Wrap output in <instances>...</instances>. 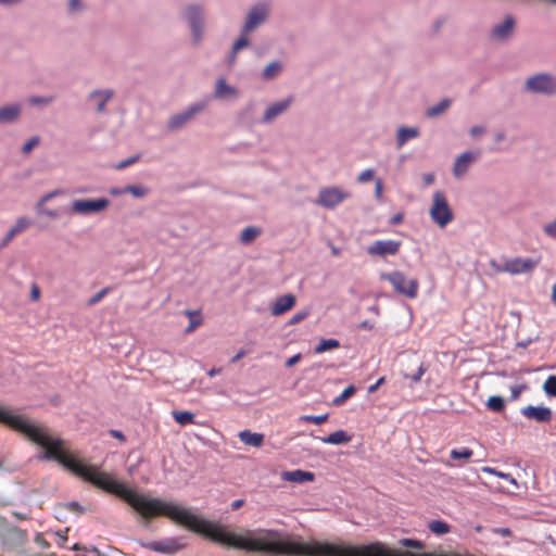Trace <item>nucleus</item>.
Listing matches in <instances>:
<instances>
[{
	"label": "nucleus",
	"mask_w": 556,
	"mask_h": 556,
	"mask_svg": "<svg viewBox=\"0 0 556 556\" xmlns=\"http://www.w3.org/2000/svg\"><path fill=\"white\" fill-rule=\"evenodd\" d=\"M250 45V40L248 38V34L243 33V29L241 30V36L235 41L232 46L231 56L229 62L233 63L236 60V54L242 50L243 48H247Z\"/></svg>",
	"instance_id": "29"
},
{
	"label": "nucleus",
	"mask_w": 556,
	"mask_h": 556,
	"mask_svg": "<svg viewBox=\"0 0 556 556\" xmlns=\"http://www.w3.org/2000/svg\"><path fill=\"white\" fill-rule=\"evenodd\" d=\"M469 134L472 138H479L480 136L485 134V127L481 125L472 126L469 130Z\"/></svg>",
	"instance_id": "51"
},
{
	"label": "nucleus",
	"mask_w": 556,
	"mask_h": 556,
	"mask_svg": "<svg viewBox=\"0 0 556 556\" xmlns=\"http://www.w3.org/2000/svg\"><path fill=\"white\" fill-rule=\"evenodd\" d=\"M380 278L389 281L397 293L409 299L417 296L419 286L417 279H409L403 273L397 270L390 274L383 273L380 275Z\"/></svg>",
	"instance_id": "4"
},
{
	"label": "nucleus",
	"mask_w": 556,
	"mask_h": 556,
	"mask_svg": "<svg viewBox=\"0 0 556 556\" xmlns=\"http://www.w3.org/2000/svg\"><path fill=\"white\" fill-rule=\"evenodd\" d=\"M505 139H506V134L503 130L497 131L494 136V140L496 143H500V142L504 141Z\"/></svg>",
	"instance_id": "62"
},
{
	"label": "nucleus",
	"mask_w": 556,
	"mask_h": 556,
	"mask_svg": "<svg viewBox=\"0 0 556 556\" xmlns=\"http://www.w3.org/2000/svg\"><path fill=\"white\" fill-rule=\"evenodd\" d=\"M67 7L71 13H78L84 10V4L81 0H68Z\"/></svg>",
	"instance_id": "45"
},
{
	"label": "nucleus",
	"mask_w": 556,
	"mask_h": 556,
	"mask_svg": "<svg viewBox=\"0 0 556 556\" xmlns=\"http://www.w3.org/2000/svg\"><path fill=\"white\" fill-rule=\"evenodd\" d=\"M281 478H282V480L288 481V482L305 483V482H313L315 480V475L311 471L296 469V470H292V471H283L281 473Z\"/></svg>",
	"instance_id": "19"
},
{
	"label": "nucleus",
	"mask_w": 556,
	"mask_h": 556,
	"mask_svg": "<svg viewBox=\"0 0 556 556\" xmlns=\"http://www.w3.org/2000/svg\"><path fill=\"white\" fill-rule=\"evenodd\" d=\"M482 471L483 472H486V473H490V475H494V476H497L504 480H507L514 489H518V482L516 481L515 478H513L509 473H505V472H502V471H497L496 469L494 468H491V467H483L482 468Z\"/></svg>",
	"instance_id": "33"
},
{
	"label": "nucleus",
	"mask_w": 556,
	"mask_h": 556,
	"mask_svg": "<svg viewBox=\"0 0 556 556\" xmlns=\"http://www.w3.org/2000/svg\"><path fill=\"white\" fill-rule=\"evenodd\" d=\"M486 407L492 412H502L505 407V403L501 396L494 395L488 400Z\"/></svg>",
	"instance_id": "35"
},
{
	"label": "nucleus",
	"mask_w": 556,
	"mask_h": 556,
	"mask_svg": "<svg viewBox=\"0 0 556 556\" xmlns=\"http://www.w3.org/2000/svg\"><path fill=\"white\" fill-rule=\"evenodd\" d=\"M480 157L479 151H465L460 153L453 164V175L460 179L468 172L470 166Z\"/></svg>",
	"instance_id": "10"
},
{
	"label": "nucleus",
	"mask_w": 556,
	"mask_h": 556,
	"mask_svg": "<svg viewBox=\"0 0 556 556\" xmlns=\"http://www.w3.org/2000/svg\"><path fill=\"white\" fill-rule=\"evenodd\" d=\"M139 157L138 156H134V157H130L128 160H125V161H122L121 163L116 164L114 166L115 169H123L131 164H134L135 162H137Z\"/></svg>",
	"instance_id": "52"
},
{
	"label": "nucleus",
	"mask_w": 556,
	"mask_h": 556,
	"mask_svg": "<svg viewBox=\"0 0 556 556\" xmlns=\"http://www.w3.org/2000/svg\"><path fill=\"white\" fill-rule=\"evenodd\" d=\"M402 242L399 240H377L367 248L371 256L386 257L399 253Z\"/></svg>",
	"instance_id": "9"
},
{
	"label": "nucleus",
	"mask_w": 556,
	"mask_h": 556,
	"mask_svg": "<svg viewBox=\"0 0 556 556\" xmlns=\"http://www.w3.org/2000/svg\"><path fill=\"white\" fill-rule=\"evenodd\" d=\"M40 143L39 136H33L22 147V153L28 155Z\"/></svg>",
	"instance_id": "37"
},
{
	"label": "nucleus",
	"mask_w": 556,
	"mask_h": 556,
	"mask_svg": "<svg viewBox=\"0 0 556 556\" xmlns=\"http://www.w3.org/2000/svg\"><path fill=\"white\" fill-rule=\"evenodd\" d=\"M489 265L492 268L494 274L506 273V269H505V267H506V258L503 260V262H498L496 260H491L489 262Z\"/></svg>",
	"instance_id": "44"
},
{
	"label": "nucleus",
	"mask_w": 556,
	"mask_h": 556,
	"mask_svg": "<svg viewBox=\"0 0 556 556\" xmlns=\"http://www.w3.org/2000/svg\"><path fill=\"white\" fill-rule=\"evenodd\" d=\"M283 65L279 61H273L265 66L262 72V78L264 80H271L276 78L282 72Z\"/></svg>",
	"instance_id": "24"
},
{
	"label": "nucleus",
	"mask_w": 556,
	"mask_h": 556,
	"mask_svg": "<svg viewBox=\"0 0 556 556\" xmlns=\"http://www.w3.org/2000/svg\"><path fill=\"white\" fill-rule=\"evenodd\" d=\"M375 194L378 200H381V198H382V181H381V179L376 180Z\"/></svg>",
	"instance_id": "55"
},
{
	"label": "nucleus",
	"mask_w": 556,
	"mask_h": 556,
	"mask_svg": "<svg viewBox=\"0 0 556 556\" xmlns=\"http://www.w3.org/2000/svg\"><path fill=\"white\" fill-rule=\"evenodd\" d=\"M245 355V351L244 350H240L237 352V354L231 358V362L232 363H237L238 361H240L243 356Z\"/></svg>",
	"instance_id": "64"
},
{
	"label": "nucleus",
	"mask_w": 556,
	"mask_h": 556,
	"mask_svg": "<svg viewBox=\"0 0 556 556\" xmlns=\"http://www.w3.org/2000/svg\"><path fill=\"white\" fill-rule=\"evenodd\" d=\"M308 316V312L307 311H303V312H298L291 319H290V324H298L300 321H302L303 319H305L306 317Z\"/></svg>",
	"instance_id": "53"
},
{
	"label": "nucleus",
	"mask_w": 556,
	"mask_h": 556,
	"mask_svg": "<svg viewBox=\"0 0 556 556\" xmlns=\"http://www.w3.org/2000/svg\"><path fill=\"white\" fill-rule=\"evenodd\" d=\"M356 392V389L354 386H349L339 396L333 399L332 404L334 406L342 405L348 399L353 396Z\"/></svg>",
	"instance_id": "34"
},
{
	"label": "nucleus",
	"mask_w": 556,
	"mask_h": 556,
	"mask_svg": "<svg viewBox=\"0 0 556 556\" xmlns=\"http://www.w3.org/2000/svg\"><path fill=\"white\" fill-rule=\"evenodd\" d=\"M174 419L176 422H178L180 426H186L189 424H193L194 415L187 410H174L172 413Z\"/></svg>",
	"instance_id": "32"
},
{
	"label": "nucleus",
	"mask_w": 556,
	"mask_h": 556,
	"mask_svg": "<svg viewBox=\"0 0 556 556\" xmlns=\"http://www.w3.org/2000/svg\"><path fill=\"white\" fill-rule=\"evenodd\" d=\"M419 135V130L416 127H401L397 130V147L401 148L409 139L416 138Z\"/></svg>",
	"instance_id": "25"
},
{
	"label": "nucleus",
	"mask_w": 556,
	"mask_h": 556,
	"mask_svg": "<svg viewBox=\"0 0 556 556\" xmlns=\"http://www.w3.org/2000/svg\"><path fill=\"white\" fill-rule=\"evenodd\" d=\"M525 92L532 94L556 96V75L541 72L526 78Z\"/></svg>",
	"instance_id": "2"
},
{
	"label": "nucleus",
	"mask_w": 556,
	"mask_h": 556,
	"mask_svg": "<svg viewBox=\"0 0 556 556\" xmlns=\"http://www.w3.org/2000/svg\"><path fill=\"white\" fill-rule=\"evenodd\" d=\"M262 233L261 228L255 226L245 227L240 233V242L249 244L253 242Z\"/></svg>",
	"instance_id": "26"
},
{
	"label": "nucleus",
	"mask_w": 556,
	"mask_h": 556,
	"mask_svg": "<svg viewBox=\"0 0 556 556\" xmlns=\"http://www.w3.org/2000/svg\"><path fill=\"white\" fill-rule=\"evenodd\" d=\"M301 359V354H295L286 362L287 367H292Z\"/></svg>",
	"instance_id": "58"
},
{
	"label": "nucleus",
	"mask_w": 556,
	"mask_h": 556,
	"mask_svg": "<svg viewBox=\"0 0 556 556\" xmlns=\"http://www.w3.org/2000/svg\"><path fill=\"white\" fill-rule=\"evenodd\" d=\"M270 13V3L263 1L252 5L243 24V33L249 34L265 23Z\"/></svg>",
	"instance_id": "6"
},
{
	"label": "nucleus",
	"mask_w": 556,
	"mask_h": 556,
	"mask_svg": "<svg viewBox=\"0 0 556 556\" xmlns=\"http://www.w3.org/2000/svg\"><path fill=\"white\" fill-rule=\"evenodd\" d=\"M428 528L432 533L437 535H443L451 531V527L442 520H431L428 523Z\"/></svg>",
	"instance_id": "31"
},
{
	"label": "nucleus",
	"mask_w": 556,
	"mask_h": 556,
	"mask_svg": "<svg viewBox=\"0 0 556 556\" xmlns=\"http://www.w3.org/2000/svg\"><path fill=\"white\" fill-rule=\"evenodd\" d=\"M515 21L511 16H506L501 23L494 25L490 31V39L497 42L507 40L514 30Z\"/></svg>",
	"instance_id": "13"
},
{
	"label": "nucleus",
	"mask_w": 556,
	"mask_h": 556,
	"mask_svg": "<svg viewBox=\"0 0 556 556\" xmlns=\"http://www.w3.org/2000/svg\"><path fill=\"white\" fill-rule=\"evenodd\" d=\"M374 176L375 172L372 169H366L357 176V181L364 184L370 181L374 178Z\"/></svg>",
	"instance_id": "48"
},
{
	"label": "nucleus",
	"mask_w": 556,
	"mask_h": 556,
	"mask_svg": "<svg viewBox=\"0 0 556 556\" xmlns=\"http://www.w3.org/2000/svg\"><path fill=\"white\" fill-rule=\"evenodd\" d=\"M63 194V191L60 190V189H55L49 193H46L45 195H42L38 202H42V203H47L48 201H50L51 199L58 197V195H61Z\"/></svg>",
	"instance_id": "50"
},
{
	"label": "nucleus",
	"mask_w": 556,
	"mask_h": 556,
	"mask_svg": "<svg viewBox=\"0 0 556 556\" xmlns=\"http://www.w3.org/2000/svg\"><path fill=\"white\" fill-rule=\"evenodd\" d=\"M30 225H31V222L26 216L18 217L15 220L14 225L8 230L7 235L3 237V239L0 243V249L5 248L13 240V238L15 236L25 231L27 228L30 227Z\"/></svg>",
	"instance_id": "15"
},
{
	"label": "nucleus",
	"mask_w": 556,
	"mask_h": 556,
	"mask_svg": "<svg viewBox=\"0 0 556 556\" xmlns=\"http://www.w3.org/2000/svg\"><path fill=\"white\" fill-rule=\"evenodd\" d=\"M473 452L470 448L463 450H452L450 455L452 459H469L472 456Z\"/></svg>",
	"instance_id": "40"
},
{
	"label": "nucleus",
	"mask_w": 556,
	"mask_h": 556,
	"mask_svg": "<svg viewBox=\"0 0 556 556\" xmlns=\"http://www.w3.org/2000/svg\"><path fill=\"white\" fill-rule=\"evenodd\" d=\"M543 390L545 391V393L548 395V396H554L556 397V376H549L544 384H543Z\"/></svg>",
	"instance_id": "39"
},
{
	"label": "nucleus",
	"mask_w": 556,
	"mask_h": 556,
	"mask_svg": "<svg viewBox=\"0 0 556 556\" xmlns=\"http://www.w3.org/2000/svg\"><path fill=\"white\" fill-rule=\"evenodd\" d=\"M296 302L295 295L289 293L281 295L275 300V302L270 306V313L274 316L282 315L283 313L290 311Z\"/></svg>",
	"instance_id": "17"
},
{
	"label": "nucleus",
	"mask_w": 556,
	"mask_h": 556,
	"mask_svg": "<svg viewBox=\"0 0 556 556\" xmlns=\"http://www.w3.org/2000/svg\"><path fill=\"white\" fill-rule=\"evenodd\" d=\"M539 261L533 258H506V273L510 275L531 273L538 265Z\"/></svg>",
	"instance_id": "11"
},
{
	"label": "nucleus",
	"mask_w": 556,
	"mask_h": 556,
	"mask_svg": "<svg viewBox=\"0 0 556 556\" xmlns=\"http://www.w3.org/2000/svg\"><path fill=\"white\" fill-rule=\"evenodd\" d=\"M426 370H427V367L424 366V364H420L418 366V369H417V371L415 374H413V375H407L406 374L405 377L409 378L414 382H418L421 379V377H422V375L425 374Z\"/></svg>",
	"instance_id": "47"
},
{
	"label": "nucleus",
	"mask_w": 556,
	"mask_h": 556,
	"mask_svg": "<svg viewBox=\"0 0 556 556\" xmlns=\"http://www.w3.org/2000/svg\"><path fill=\"white\" fill-rule=\"evenodd\" d=\"M350 197L351 193L340 187H325L318 191L315 203L324 208L332 210Z\"/></svg>",
	"instance_id": "5"
},
{
	"label": "nucleus",
	"mask_w": 556,
	"mask_h": 556,
	"mask_svg": "<svg viewBox=\"0 0 556 556\" xmlns=\"http://www.w3.org/2000/svg\"><path fill=\"white\" fill-rule=\"evenodd\" d=\"M149 547L156 552L175 554L182 548V545L175 540H168L166 542H151Z\"/></svg>",
	"instance_id": "21"
},
{
	"label": "nucleus",
	"mask_w": 556,
	"mask_h": 556,
	"mask_svg": "<svg viewBox=\"0 0 556 556\" xmlns=\"http://www.w3.org/2000/svg\"><path fill=\"white\" fill-rule=\"evenodd\" d=\"M23 1L24 0H0V5H5V7L16 5V4L22 3Z\"/></svg>",
	"instance_id": "61"
},
{
	"label": "nucleus",
	"mask_w": 556,
	"mask_h": 556,
	"mask_svg": "<svg viewBox=\"0 0 556 556\" xmlns=\"http://www.w3.org/2000/svg\"><path fill=\"white\" fill-rule=\"evenodd\" d=\"M492 531L502 536H510L511 535V531L509 528H494Z\"/></svg>",
	"instance_id": "56"
},
{
	"label": "nucleus",
	"mask_w": 556,
	"mask_h": 556,
	"mask_svg": "<svg viewBox=\"0 0 556 556\" xmlns=\"http://www.w3.org/2000/svg\"><path fill=\"white\" fill-rule=\"evenodd\" d=\"M384 377H381L377 380V382L368 388L369 393H374L377 389L384 383Z\"/></svg>",
	"instance_id": "57"
},
{
	"label": "nucleus",
	"mask_w": 556,
	"mask_h": 556,
	"mask_svg": "<svg viewBox=\"0 0 556 556\" xmlns=\"http://www.w3.org/2000/svg\"><path fill=\"white\" fill-rule=\"evenodd\" d=\"M294 101L293 96H288L287 98L271 103L263 113L262 122L263 123H270L281 114H283L286 111L289 110V108L292 105Z\"/></svg>",
	"instance_id": "12"
},
{
	"label": "nucleus",
	"mask_w": 556,
	"mask_h": 556,
	"mask_svg": "<svg viewBox=\"0 0 556 556\" xmlns=\"http://www.w3.org/2000/svg\"><path fill=\"white\" fill-rule=\"evenodd\" d=\"M422 179L426 185H432L434 181V175L432 173L424 174Z\"/></svg>",
	"instance_id": "59"
},
{
	"label": "nucleus",
	"mask_w": 556,
	"mask_h": 556,
	"mask_svg": "<svg viewBox=\"0 0 556 556\" xmlns=\"http://www.w3.org/2000/svg\"><path fill=\"white\" fill-rule=\"evenodd\" d=\"M125 191L127 193H130L135 198H144L149 193L148 188H146L141 185L127 186V187H125Z\"/></svg>",
	"instance_id": "36"
},
{
	"label": "nucleus",
	"mask_w": 556,
	"mask_h": 556,
	"mask_svg": "<svg viewBox=\"0 0 556 556\" xmlns=\"http://www.w3.org/2000/svg\"><path fill=\"white\" fill-rule=\"evenodd\" d=\"M23 106L21 103H8L0 106V126L15 124L20 121Z\"/></svg>",
	"instance_id": "14"
},
{
	"label": "nucleus",
	"mask_w": 556,
	"mask_h": 556,
	"mask_svg": "<svg viewBox=\"0 0 556 556\" xmlns=\"http://www.w3.org/2000/svg\"><path fill=\"white\" fill-rule=\"evenodd\" d=\"M320 440L326 444L339 445L349 443L352 438L344 430H338L330 433L328 437L321 438Z\"/></svg>",
	"instance_id": "23"
},
{
	"label": "nucleus",
	"mask_w": 556,
	"mask_h": 556,
	"mask_svg": "<svg viewBox=\"0 0 556 556\" xmlns=\"http://www.w3.org/2000/svg\"><path fill=\"white\" fill-rule=\"evenodd\" d=\"M522 415L539 422H548L552 419V410L544 406L529 405L521 410Z\"/></svg>",
	"instance_id": "16"
},
{
	"label": "nucleus",
	"mask_w": 556,
	"mask_h": 556,
	"mask_svg": "<svg viewBox=\"0 0 556 556\" xmlns=\"http://www.w3.org/2000/svg\"><path fill=\"white\" fill-rule=\"evenodd\" d=\"M205 106L206 104L204 102H199L190 105L182 112L173 114L167 119V130L173 132L182 129L197 114L201 113Z\"/></svg>",
	"instance_id": "8"
},
{
	"label": "nucleus",
	"mask_w": 556,
	"mask_h": 556,
	"mask_svg": "<svg viewBox=\"0 0 556 556\" xmlns=\"http://www.w3.org/2000/svg\"><path fill=\"white\" fill-rule=\"evenodd\" d=\"M110 205L106 198L76 199L71 203V213L76 215H91L105 211Z\"/></svg>",
	"instance_id": "7"
},
{
	"label": "nucleus",
	"mask_w": 556,
	"mask_h": 556,
	"mask_svg": "<svg viewBox=\"0 0 556 556\" xmlns=\"http://www.w3.org/2000/svg\"><path fill=\"white\" fill-rule=\"evenodd\" d=\"M328 419V414L320 415V416H312V415H304L301 417V420L313 422L315 425H321L326 422Z\"/></svg>",
	"instance_id": "43"
},
{
	"label": "nucleus",
	"mask_w": 556,
	"mask_h": 556,
	"mask_svg": "<svg viewBox=\"0 0 556 556\" xmlns=\"http://www.w3.org/2000/svg\"><path fill=\"white\" fill-rule=\"evenodd\" d=\"M543 231L546 236L556 239V219L548 224H545L543 226Z\"/></svg>",
	"instance_id": "46"
},
{
	"label": "nucleus",
	"mask_w": 556,
	"mask_h": 556,
	"mask_svg": "<svg viewBox=\"0 0 556 556\" xmlns=\"http://www.w3.org/2000/svg\"><path fill=\"white\" fill-rule=\"evenodd\" d=\"M399 544L404 547L414 548V549H422L425 547V545L421 541L415 540V539H401L399 541Z\"/></svg>",
	"instance_id": "41"
},
{
	"label": "nucleus",
	"mask_w": 556,
	"mask_h": 556,
	"mask_svg": "<svg viewBox=\"0 0 556 556\" xmlns=\"http://www.w3.org/2000/svg\"><path fill=\"white\" fill-rule=\"evenodd\" d=\"M53 100H54V98L52 96H47V97L35 96V97H30L28 99V102L31 105H48Z\"/></svg>",
	"instance_id": "42"
},
{
	"label": "nucleus",
	"mask_w": 556,
	"mask_h": 556,
	"mask_svg": "<svg viewBox=\"0 0 556 556\" xmlns=\"http://www.w3.org/2000/svg\"><path fill=\"white\" fill-rule=\"evenodd\" d=\"M108 293V289H102L100 290L99 292H97L96 294H93L89 300H88V304L91 306V305H94L97 304L98 302H100L104 295Z\"/></svg>",
	"instance_id": "49"
},
{
	"label": "nucleus",
	"mask_w": 556,
	"mask_h": 556,
	"mask_svg": "<svg viewBox=\"0 0 556 556\" xmlns=\"http://www.w3.org/2000/svg\"><path fill=\"white\" fill-rule=\"evenodd\" d=\"M215 97L218 99H233L238 97V90L228 85L224 78L216 81Z\"/></svg>",
	"instance_id": "20"
},
{
	"label": "nucleus",
	"mask_w": 556,
	"mask_h": 556,
	"mask_svg": "<svg viewBox=\"0 0 556 556\" xmlns=\"http://www.w3.org/2000/svg\"><path fill=\"white\" fill-rule=\"evenodd\" d=\"M185 314L189 318V326L186 329L187 333L193 332L199 326L202 325V317L199 311H186Z\"/></svg>",
	"instance_id": "28"
},
{
	"label": "nucleus",
	"mask_w": 556,
	"mask_h": 556,
	"mask_svg": "<svg viewBox=\"0 0 556 556\" xmlns=\"http://www.w3.org/2000/svg\"><path fill=\"white\" fill-rule=\"evenodd\" d=\"M451 105L450 99H443L438 104L427 109L426 115L428 117H437L443 114Z\"/></svg>",
	"instance_id": "27"
},
{
	"label": "nucleus",
	"mask_w": 556,
	"mask_h": 556,
	"mask_svg": "<svg viewBox=\"0 0 556 556\" xmlns=\"http://www.w3.org/2000/svg\"><path fill=\"white\" fill-rule=\"evenodd\" d=\"M238 437L242 443L254 447L262 446L264 442L263 433L252 432L250 430L240 431Z\"/></svg>",
	"instance_id": "22"
},
{
	"label": "nucleus",
	"mask_w": 556,
	"mask_h": 556,
	"mask_svg": "<svg viewBox=\"0 0 556 556\" xmlns=\"http://www.w3.org/2000/svg\"><path fill=\"white\" fill-rule=\"evenodd\" d=\"M181 15L191 28L193 45L198 46L201 42L204 33V9L198 4H188L182 9Z\"/></svg>",
	"instance_id": "3"
},
{
	"label": "nucleus",
	"mask_w": 556,
	"mask_h": 556,
	"mask_svg": "<svg viewBox=\"0 0 556 556\" xmlns=\"http://www.w3.org/2000/svg\"><path fill=\"white\" fill-rule=\"evenodd\" d=\"M40 294H41V292H40L39 287L36 283H34L31 286V290H30V298H31V300L33 301H38L40 299Z\"/></svg>",
	"instance_id": "54"
},
{
	"label": "nucleus",
	"mask_w": 556,
	"mask_h": 556,
	"mask_svg": "<svg viewBox=\"0 0 556 556\" xmlns=\"http://www.w3.org/2000/svg\"><path fill=\"white\" fill-rule=\"evenodd\" d=\"M431 220L441 229L445 228L454 219L453 210L448 203L446 194L437 190L432 195L431 206L429 208Z\"/></svg>",
	"instance_id": "1"
},
{
	"label": "nucleus",
	"mask_w": 556,
	"mask_h": 556,
	"mask_svg": "<svg viewBox=\"0 0 556 556\" xmlns=\"http://www.w3.org/2000/svg\"><path fill=\"white\" fill-rule=\"evenodd\" d=\"M110 193L112 195H116L117 197V195L125 194L127 192L125 191V188H122V189L121 188H113V189L110 190Z\"/></svg>",
	"instance_id": "63"
},
{
	"label": "nucleus",
	"mask_w": 556,
	"mask_h": 556,
	"mask_svg": "<svg viewBox=\"0 0 556 556\" xmlns=\"http://www.w3.org/2000/svg\"><path fill=\"white\" fill-rule=\"evenodd\" d=\"M339 346H340V343L336 339H323L315 346L314 351L316 354H321L324 352L338 349Z\"/></svg>",
	"instance_id": "30"
},
{
	"label": "nucleus",
	"mask_w": 556,
	"mask_h": 556,
	"mask_svg": "<svg viewBox=\"0 0 556 556\" xmlns=\"http://www.w3.org/2000/svg\"><path fill=\"white\" fill-rule=\"evenodd\" d=\"M36 212H37V214L47 216V217H49L51 219H55V218L59 217V214H58L56 211L47 208L46 207V203H42V202H37V204H36Z\"/></svg>",
	"instance_id": "38"
},
{
	"label": "nucleus",
	"mask_w": 556,
	"mask_h": 556,
	"mask_svg": "<svg viewBox=\"0 0 556 556\" xmlns=\"http://www.w3.org/2000/svg\"><path fill=\"white\" fill-rule=\"evenodd\" d=\"M114 91L112 89H99L93 90L89 93L88 99L92 102H94L97 106V111L99 113L105 112V105L106 103L113 98Z\"/></svg>",
	"instance_id": "18"
},
{
	"label": "nucleus",
	"mask_w": 556,
	"mask_h": 556,
	"mask_svg": "<svg viewBox=\"0 0 556 556\" xmlns=\"http://www.w3.org/2000/svg\"><path fill=\"white\" fill-rule=\"evenodd\" d=\"M66 507L70 510L76 511V513H83V509L80 508L79 504L76 502L68 503Z\"/></svg>",
	"instance_id": "60"
}]
</instances>
